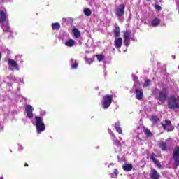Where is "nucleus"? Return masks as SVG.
<instances>
[{
  "label": "nucleus",
  "instance_id": "obj_21",
  "mask_svg": "<svg viewBox=\"0 0 179 179\" xmlns=\"http://www.w3.org/2000/svg\"><path fill=\"white\" fill-rule=\"evenodd\" d=\"M66 47H73L75 45V40L69 39L65 42Z\"/></svg>",
  "mask_w": 179,
  "mask_h": 179
},
{
  "label": "nucleus",
  "instance_id": "obj_33",
  "mask_svg": "<svg viewBox=\"0 0 179 179\" xmlns=\"http://www.w3.org/2000/svg\"><path fill=\"white\" fill-rule=\"evenodd\" d=\"M72 69H76L78 68V63L74 62L71 64Z\"/></svg>",
  "mask_w": 179,
  "mask_h": 179
},
{
  "label": "nucleus",
  "instance_id": "obj_17",
  "mask_svg": "<svg viewBox=\"0 0 179 179\" xmlns=\"http://www.w3.org/2000/svg\"><path fill=\"white\" fill-rule=\"evenodd\" d=\"M150 120L152 124H158V122H160V118L156 115H152L150 118Z\"/></svg>",
  "mask_w": 179,
  "mask_h": 179
},
{
  "label": "nucleus",
  "instance_id": "obj_37",
  "mask_svg": "<svg viewBox=\"0 0 179 179\" xmlns=\"http://www.w3.org/2000/svg\"><path fill=\"white\" fill-rule=\"evenodd\" d=\"M146 1H148V2H152V0H146Z\"/></svg>",
  "mask_w": 179,
  "mask_h": 179
},
{
  "label": "nucleus",
  "instance_id": "obj_14",
  "mask_svg": "<svg viewBox=\"0 0 179 179\" xmlns=\"http://www.w3.org/2000/svg\"><path fill=\"white\" fill-rule=\"evenodd\" d=\"M135 94L137 100H142V99H143V91H142V90L136 89Z\"/></svg>",
  "mask_w": 179,
  "mask_h": 179
},
{
  "label": "nucleus",
  "instance_id": "obj_20",
  "mask_svg": "<svg viewBox=\"0 0 179 179\" xmlns=\"http://www.w3.org/2000/svg\"><path fill=\"white\" fill-rule=\"evenodd\" d=\"M72 32L73 33L76 38H79V37H80V31L78 29V28H73Z\"/></svg>",
  "mask_w": 179,
  "mask_h": 179
},
{
  "label": "nucleus",
  "instance_id": "obj_10",
  "mask_svg": "<svg viewBox=\"0 0 179 179\" xmlns=\"http://www.w3.org/2000/svg\"><path fill=\"white\" fill-rule=\"evenodd\" d=\"M164 123H161V125L164 129V131H166V132H171V129L167 128V127L171 126V121L169 120H166L164 121Z\"/></svg>",
  "mask_w": 179,
  "mask_h": 179
},
{
  "label": "nucleus",
  "instance_id": "obj_15",
  "mask_svg": "<svg viewBox=\"0 0 179 179\" xmlns=\"http://www.w3.org/2000/svg\"><path fill=\"white\" fill-rule=\"evenodd\" d=\"M8 65H10L12 68H14L15 69H16V71H19V64H17V62H16V61L10 59H8Z\"/></svg>",
  "mask_w": 179,
  "mask_h": 179
},
{
  "label": "nucleus",
  "instance_id": "obj_25",
  "mask_svg": "<svg viewBox=\"0 0 179 179\" xmlns=\"http://www.w3.org/2000/svg\"><path fill=\"white\" fill-rule=\"evenodd\" d=\"M124 39L131 40V31H126L123 35Z\"/></svg>",
  "mask_w": 179,
  "mask_h": 179
},
{
  "label": "nucleus",
  "instance_id": "obj_23",
  "mask_svg": "<svg viewBox=\"0 0 179 179\" xmlns=\"http://www.w3.org/2000/svg\"><path fill=\"white\" fill-rule=\"evenodd\" d=\"M52 30H59L61 29V24L59 22H55L52 24Z\"/></svg>",
  "mask_w": 179,
  "mask_h": 179
},
{
  "label": "nucleus",
  "instance_id": "obj_38",
  "mask_svg": "<svg viewBox=\"0 0 179 179\" xmlns=\"http://www.w3.org/2000/svg\"><path fill=\"white\" fill-rule=\"evenodd\" d=\"M71 62H73V59H71Z\"/></svg>",
  "mask_w": 179,
  "mask_h": 179
},
{
  "label": "nucleus",
  "instance_id": "obj_28",
  "mask_svg": "<svg viewBox=\"0 0 179 179\" xmlns=\"http://www.w3.org/2000/svg\"><path fill=\"white\" fill-rule=\"evenodd\" d=\"M96 57L99 62L103 61L106 58V56H104V55L103 54L96 55Z\"/></svg>",
  "mask_w": 179,
  "mask_h": 179
},
{
  "label": "nucleus",
  "instance_id": "obj_31",
  "mask_svg": "<svg viewBox=\"0 0 179 179\" xmlns=\"http://www.w3.org/2000/svg\"><path fill=\"white\" fill-rule=\"evenodd\" d=\"M151 80L148 79L147 80L145 81L143 86L145 87H148V86H150Z\"/></svg>",
  "mask_w": 179,
  "mask_h": 179
},
{
  "label": "nucleus",
  "instance_id": "obj_12",
  "mask_svg": "<svg viewBox=\"0 0 179 179\" xmlns=\"http://www.w3.org/2000/svg\"><path fill=\"white\" fill-rule=\"evenodd\" d=\"M150 178L151 179H159L160 178V173H157V171H156V169H152L150 172Z\"/></svg>",
  "mask_w": 179,
  "mask_h": 179
},
{
  "label": "nucleus",
  "instance_id": "obj_41",
  "mask_svg": "<svg viewBox=\"0 0 179 179\" xmlns=\"http://www.w3.org/2000/svg\"><path fill=\"white\" fill-rule=\"evenodd\" d=\"M178 127H179V124H178Z\"/></svg>",
  "mask_w": 179,
  "mask_h": 179
},
{
  "label": "nucleus",
  "instance_id": "obj_6",
  "mask_svg": "<svg viewBox=\"0 0 179 179\" xmlns=\"http://www.w3.org/2000/svg\"><path fill=\"white\" fill-rule=\"evenodd\" d=\"M172 159L174 161V164L176 167L179 166V147L176 146L172 153Z\"/></svg>",
  "mask_w": 179,
  "mask_h": 179
},
{
  "label": "nucleus",
  "instance_id": "obj_16",
  "mask_svg": "<svg viewBox=\"0 0 179 179\" xmlns=\"http://www.w3.org/2000/svg\"><path fill=\"white\" fill-rule=\"evenodd\" d=\"M113 138V145H115V146H117V148H121L122 146V145L121 144V142H120V141H118V139H117V136H115L114 135V134H111Z\"/></svg>",
  "mask_w": 179,
  "mask_h": 179
},
{
  "label": "nucleus",
  "instance_id": "obj_1",
  "mask_svg": "<svg viewBox=\"0 0 179 179\" xmlns=\"http://www.w3.org/2000/svg\"><path fill=\"white\" fill-rule=\"evenodd\" d=\"M120 26H118V24H115L113 33L115 38L114 41L115 48H121L122 47V38L120 37Z\"/></svg>",
  "mask_w": 179,
  "mask_h": 179
},
{
  "label": "nucleus",
  "instance_id": "obj_7",
  "mask_svg": "<svg viewBox=\"0 0 179 179\" xmlns=\"http://www.w3.org/2000/svg\"><path fill=\"white\" fill-rule=\"evenodd\" d=\"M159 148L162 152H169L171 150V148L167 145V142L166 141H160L159 143Z\"/></svg>",
  "mask_w": 179,
  "mask_h": 179
},
{
  "label": "nucleus",
  "instance_id": "obj_40",
  "mask_svg": "<svg viewBox=\"0 0 179 179\" xmlns=\"http://www.w3.org/2000/svg\"><path fill=\"white\" fill-rule=\"evenodd\" d=\"M172 129H174V127H173Z\"/></svg>",
  "mask_w": 179,
  "mask_h": 179
},
{
  "label": "nucleus",
  "instance_id": "obj_13",
  "mask_svg": "<svg viewBox=\"0 0 179 179\" xmlns=\"http://www.w3.org/2000/svg\"><path fill=\"white\" fill-rule=\"evenodd\" d=\"M8 20H9L8 19V14L3 10H0V23H3L6 21L8 22Z\"/></svg>",
  "mask_w": 179,
  "mask_h": 179
},
{
  "label": "nucleus",
  "instance_id": "obj_32",
  "mask_svg": "<svg viewBox=\"0 0 179 179\" xmlns=\"http://www.w3.org/2000/svg\"><path fill=\"white\" fill-rule=\"evenodd\" d=\"M155 9H156V10L160 11L162 10V6H160L159 5L155 4L154 6Z\"/></svg>",
  "mask_w": 179,
  "mask_h": 179
},
{
  "label": "nucleus",
  "instance_id": "obj_3",
  "mask_svg": "<svg viewBox=\"0 0 179 179\" xmlns=\"http://www.w3.org/2000/svg\"><path fill=\"white\" fill-rule=\"evenodd\" d=\"M36 128L38 134H41L45 131V124L43 122V118L41 117L36 116Z\"/></svg>",
  "mask_w": 179,
  "mask_h": 179
},
{
  "label": "nucleus",
  "instance_id": "obj_39",
  "mask_svg": "<svg viewBox=\"0 0 179 179\" xmlns=\"http://www.w3.org/2000/svg\"><path fill=\"white\" fill-rule=\"evenodd\" d=\"M0 179H3V177L1 176V177L0 178Z\"/></svg>",
  "mask_w": 179,
  "mask_h": 179
},
{
  "label": "nucleus",
  "instance_id": "obj_11",
  "mask_svg": "<svg viewBox=\"0 0 179 179\" xmlns=\"http://www.w3.org/2000/svg\"><path fill=\"white\" fill-rule=\"evenodd\" d=\"M155 157L156 154H155V152H152L150 157V159L153 162V163H155V164H156V166H157L158 169H162V164H160V162L157 160Z\"/></svg>",
  "mask_w": 179,
  "mask_h": 179
},
{
  "label": "nucleus",
  "instance_id": "obj_8",
  "mask_svg": "<svg viewBox=\"0 0 179 179\" xmlns=\"http://www.w3.org/2000/svg\"><path fill=\"white\" fill-rule=\"evenodd\" d=\"M124 13H125V4H120L116 11V15L118 16V17H121V16H124Z\"/></svg>",
  "mask_w": 179,
  "mask_h": 179
},
{
  "label": "nucleus",
  "instance_id": "obj_29",
  "mask_svg": "<svg viewBox=\"0 0 179 179\" xmlns=\"http://www.w3.org/2000/svg\"><path fill=\"white\" fill-rule=\"evenodd\" d=\"M84 14L85 16H90L92 15V10L90 8H85L84 10Z\"/></svg>",
  "mask_w": 179,
  "mask_h": 179
},
{
  "label": "nucleus",
  "instance_id": "obj_30",
  "mask_svg": "<svg viewBox=\"0 0 179 179\" xmlns=\"http://www.w3.org/2000/svg\"><path fill=\"white\" fill-rule=\"evenodd\" d=\"M118 174H120V172L118 171V169H114V172H113V177L114 178H117V176H118Z\"/></svg>",
  "mask_w": 179,
  "mask_h": 179
},
{
  "label": "nucleus",
  "instance_id": "obj_19",
  "mask_svg": "<svg viewBox=\"0 0 179 179\" xmlns=\"http://www.w3.org/2000/svg\"><path fill=\"white\" fill-rule=\"evenodd\" d=\"M133 167L132 164H126L122 166V169L124 171H131Z\"/></svg>",
  "mask_w": 179,
  "mask_h": 179
},
{
  "label": "nucleus",
  "instance_id": "obj_9",
  "mask_svg": "<svg viewBox=\"0 0 179 179\" xmlns=\"http://www.w3.org/2000/svg\"><path fill=\"white\" fill-rule=\"evenodd\" d=\"M33 106L31 105H27L25 106V111L27 113L28 118H33V111H34Z\"/></svg>",
  "mask_w": 179,
  "mask_h": 179
},
{
  "label": "nucleus",
  "instance_id": "obj_27",
  "mask_svg": "<svg viewBox=\"0 0 179 179\" xmlns=\"http://www.w3.org/2000/svg\"><path fill=\"white\" fill-rule=\"evenodd\" d=\"M85 61L87 64H88V65H92V64L94 62V57H92V58L85 57Z\"/></svg>",
  "mask_w": 179,
  "mask_h": 179
},
{
  "label": "nucleus",
  "instance_id": "obj_18",
  "mask_svg": "<svg viewBox=\"0 0 179 179\" xmlns=\"http://www.w3.org/2000/svg\"><path fill=\"white\" fill-rule=\"evenodd\" d=\"M120 125L121 124L120 123V122H117L115 124V128L118 134H120V135H122V129L121 128Z\"/></svg>",
  "mask_w": 179,
  "mask_h": 179
},
{
  "label": "nucleus",
  "instance_id": "obj_35",
  "mask_svg": "<svg viewBox=\"0 0 179 179\" xmlns=\"http://www.w3.org/2000/svg\"><path fill=\"white\" fill-rule=\"evenodd\" d=\"M24 167H29V164L28 163H25L24 164Z\"/></svg>",
  "mask_w": 179,
  "mask_h": 179
},
{
  "label": "nucleus",
  "instance_id": "obj_26",
  "mask_svg": "<svg viewBox=\"0 0 179 179\" xmlns=\"http://www.w3.org/2000/svg\"><path fill=\"white\" fill-rule=\"evenodd\" d=\"M152 26H159L160 24V19L155 17L151 22Z\"/></svg>",
  "mask_w": 179,
  "mask_h": 179
},
{
  "label": "nucleus",
  "instance_id": "obj_2",
  "mask_svg": "<svg viewBox=\"0 0 179 179\" xmlns=\"http://www.w3.org/2000/svg\"><path fill=\"white\" fill-rule=\"evenodd\" d=\"M167 106L170 110L179 108V96H176L174 94H171L167 100Z\"/></svg>",
  "mask_w": 179,
  "mask_h": 179
},
{
  "label": "nucleus",
  "instance_id": "obj_24",
  "mask_svg": "<svg viewBox=\"0 0 179 179\" xmlns=\"http://www.w3.org/2000/svg\"><path fill=\"white\" fill-rule=\"evenodd\" d=\"M143 132L145 134V135L146 136H148V138H152V136H153V134L150 132V131L149 130V129L148 128H145L143 129Z\"/></svg>",
  "mask_w": 179,
  "mask_h": 179
},
{
  "label": "nucleus",
  "instance_id": "obj_5",
  "mask_svg": "<svg viewBox=\"0 0 179 179\" xmlns=\"http://www.w3.org/2000/svg\"><path fill=\"white\" fill-rule=\"evenodd\" d=\"M169 94L167 93V89L166 87H163L162 91H159L158 93V96L157 100L160 101V103H163L166 102V100H168Z\"/></svg>",
  "mask_w": 179,
  "mask_h": 179
},
{
  "label": "nucleus",
  "instance_id": "obj_4",
  "mask_svg": "<svg viewBox=\"0 0 179 179\" xmlns=\"http://www.w3.org/2000/svg\"><path fill=\"white\" fill-rule=\"evenodd\" d=\"M113 97L114 95H105L103 96V99L101 101L102 107L104 110H107L110 106H111V103H113Z\"/></svg>",
  "mask_w": 179,
  "mask_h": 179
},
{
  "label": "nucleus",
  "instance_id": "obj_34",
  "mask_svg": "<svg viewBox=\"0 0 179 179\" xmlns=\"http://www.w3.org/2000/svg\"><path fill=\"white\" fill-rule=\"evenodd\" d=\"M129 41L130 39H124V44H125L127 47L129 45Z\"/></svg>",
  "mask_w": 179,
  "mask_h": 179
},
{
  "label": "nucleus",
  "instance_id": "obj_22",
  "mask_svg": "<svg viewBox=\"0 0 179 179\" xmlns=\"http://www.w3.org/2000/svg\"><path fill=\"white\" fill-rule=\"evenodd\" d=\"M1 27H2V29L3 30V31H6V33H8V31H10V27H9L8 22H7L6 24H3Z\"/></svg>",
  "mask_w": 179,
  "mask_h": 179
},
{
  "label": "nucleus",
  "instance_id": "obj_36",
  "mask_svg": "<svg viewBox=\"0 0 179 179\" xmlns=\"http://www.w3.org/2000/svg\"><path fill=\"white\" fill-rule=\"evenodd\" d=\"M172 58H173V59H176V55H173V56H172Z\"/></svg>",
  "mask_w": 179,
  "mask_h": 179
}]
</instances>
